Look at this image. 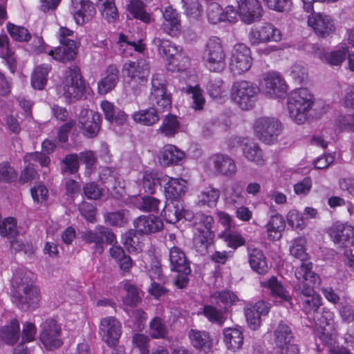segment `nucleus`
<instances>
[{"label": "nucleus", "mask_w": 354, "mask_h": 354, "mask_svg": "<svg viewBox=\"0 0 354 354\" xmlns=\"http://www.w3.org/2000/svg\"><path fill=\"white\" fill-rule=\"evenodd\" d=\"M259 92L256 84L246 80L236 81L231 88L232 98L243 110H249L254 106Z\"/></svg>", "instance_id": "7ed1b4c3"}, {"label": "nucleus", "mask_w": 354, "mask_h": 354, "mask_svg": "<svg viewBox=\"0 0 354 354\" xmlns=\"http://www.w3.org/2000/svg\"><path fill=\"white\" fill-rule=\"evenodd\" d=\"M243 339V333H224L223 342L227 348L232 351L242 347Z\"/></svg>", "instance_id": "4d7b16f0"}, {"label": "nucleus", "mask_w": 354, "mask_h": 354, "mask_svg": "<svg viewBox=\"0 0 354 354\" xmlns=\"http://www.w3.org/2000/svg\"><path fill=\"white\" fill-rule=\"evenodd\" d=\"M127 10L135 19L148 24L151 21V15L145 9L144 3L140 0H131L127 5Z\"/></svg>", "instance_id": "37998d69"}, {"label": "nucleus", "mask_w": 354, "mask_h": 354, "mask_svg": "<svg viewBox=\"0 0 354 354\" xmlns=\"http://www.w3.org/2000/svg\"><path fill=\"white\" fill-rule=\"evenodd\" d=\"M162 30L171 37L179 35L181 32L182 26L180 15L177 10L171 6H167L162 11Z\"/></svg>", "instance_id": "6ab92c4d"}, {"label": "nucleus", "mask_w": 354, "mask_h": 354, "mask_svg": "<svg viewBox=\"0 0 354 354\" xmlns=\"http://www.w3.org/2000/svg\"><path fill=\"white\" fill-rule=\"evenodd\" d=\"M203 315L212 323L222 325L225 321L224 312L223 310H218L211 305H205L203 308Z\"/></svg>", "instance_id": "5fc2aeb1"}, {"label": "nucleus", "mask_w": 354, "mask_h": 354, "mask_svg": "<svg viewBox=\"0 0 354 354\" xmlns=\"http://www.w3.org/2000/svg\"><path fill=\"white\" fill-rule=\"evenodd\" d=\"M189 339L192 345L196 349L205 353L211 351L213 339L209 335V333H190Z\"/></svg>", "instance_id": "79ce46f5"}, {"label": "nucleus", "mask_w": 354, "mask_h": 354, "mask_svg": "<svg viewBox=\"0 0 354 354\" xmlns=\"http://www.w3.org/2000/svg\"><path fill=\"white\" fill-rule=\"evenodd\" d=\"M162 212L165 220L170 223H176L184 216L183 205L179 200L167 201Z\"/></svg>", "instance_id": "c9c22d12"}, {"label": "nucleus", "mask_w": 354, "mask_h": 354, "mask_svg": "<svg viewBox=\"0 0 354 354\" xmlns=\"http://www.w3.org/2000/svg\"><path fill=\"white\" fill-rule=\"evenodd\" d=\"M238 8L240 17L248 24L259 20L263 15V8L259 0H240Z\"/></svg>", "instance_id": "a211bd4d"}, {"label": "nucleus", "mask_w": 354, "mask_h": 354, "mask_svg": "<svg viewBox=\"0 0 354 354\" xmlns=\"http://www.w3.org/2000/svg\"><path fill=\"white\" fill-rule=\"evenodd\" d=\"M63 84L64 95L66 98L71 100L82 98L85 91V84L79 67L68 68Z\"/></svg>", "instance_id": "0eeeda50"}, {"label": "nucleus", "mask_w": 354, "mask_h": 354, "mask_svg": "<svg viewBox=\"0 0 354 354\" xmlns=\"http://www.w3.org/2000/svg\"><path fill=\"white\" fill-rule=\"evenodd\" d=\"M124 289L127 292V295L124 299V303L129 306H137L141 299L138 295L137 288L134 285L127 282L124 285Z\"/></svg>", "instance_id": "13d9d810"}, {"label": "nucleus", "mask_w": 354, "mask_h": 354, "mask_svg": "<svg viewBox=\"0 0 354 354\" xmlns=\"http://www.w3.org/2000/svg\"><path fill=\"white\" fill-rule=\"evenodd\" d=\"M312 49L315 56L331 66L340 65L345 60L348 53L347 47H342L330 53H325L322 48L317 46H313Z\"/></svg>", "instance_id": "a878e982"}, {"label": "nucleus", "mask_w": 354, "mask_h": 354, "mask_svg": "<svg viewBox=\"0 0 354 354\" xmlns=\"http://www.w3.org/2000/svg\"><path fill=\"white\" fill-rule=\"evenodd\" d=\"M7 30L10 37L19 42L28 41L31 39L29 30L22 26H16L10 22L7 24Z\"/></svg>", "instance_id": "8fccbe9b"}, {"label": "nucleus", "mask_w": 354, "mask_h": 354, "mask_svg": "<svg viewBox=\"0 0 354 354\" xmlns=\"http://www.w3.org/2000/svg\"><path fill=\"white\" fill-rule=\"evenodd\" d=\"M162 183V177H159L158 174L146 171L142 179V188L145 192L148 194H154L156 188Z\"/></svg>", "instance_id": "c03bdc74"}, {"label": "nucleus", "mask_w": 354, "mask_h": 354, "mask_svg": "<svg viewBox=\"0 0 354 354\" xmlns=\"http://www.w3.org/2000/svg\"><path fill=\"white\" fill-rule=\"evenodd\" d=\"M248 262L251 268L260 274H263L268 271V266L266 257L261 249L248 245L247 247Z\"/></svg>", "instance_id": "cd10ccee"}, {"label": "nucleus", "mask_w": 354, "mask_h": 354, "mask_svg": "<svg viewBox=\"0 0 354 354\" xmlns=\"http://www.w3.org/2000/svg\"><path fill=\"white\" fill-rule=\"evenodd\" d=\"M252 63L250 50L243 44H236L233 50L230 64V70L234 75H241L248 71Z\"/></svg>", "instance_id": "f8f14e48"}, {"label": "nucleus", "mask_w": 354, "mask_h": 354, "mask_svg": "<svg viewBox=\"0 0 354 354\" xmlns=\"http://www.w3.org/2000/svg\"><path fill=\"white\" fill-rule=\"evenodd\" d=\"M288 224L296 230H303L306 223L301 213L295 209L290 210L287 214Z\"/></svg>", "instance_id": "69168bd1"}, {"label": "nucleus", "mask_w": 354, "mask_h": 354, "mask_svg": "<svg viewBox=\"0 0 354 354\" xmlns=\"http://www.w3.org/2000/svg\"><path fill=\"white\" fill-rule=\"evenodd\" d=\"M216 171L221 176L226 177L234 176L237 171V167L234 160L225 154H216L212 157Z\"/></svg>", "instance_id": "b1692460"}, {"label": "nucleus", "mask_w": 354, "mask_h": 354, "mask_svg": "<svg viewBox=\"0 0 354 354\" xmlns=\"http://www.w3.org/2000/svg\"><path fill=\"white\" fill-rule=\"evenodd\" d=\"M291 333H277L274 354H298L297 345L292 343Z\"/></svg>", "instance_id": "2f4dec72"}, {"label": "nucleus", "mask_w": 354, "mask_h": 354, "mask_svg": "<svg viewBox=\"0 0 354 354\" xmlns=\"http://www.w3.org/2000/svg\"><path fill=\"white\" fill-rule=\"evenodd\" d=\"M314 102L313 95L307 88L295 89L288 98L290 117L297 124L304 123L309 118Z\"/></svg>", "instance_id": "f257e3e1"}, {"label": "nucleus", "mask_w": 354, "mask_h": 354, "mask_svg": "<svg viewBox=\"0 0 354 354\" xmlns=\"http://www.w3.org/2000/svg\"><path fill=\"white\" fill-rule=\"evenodd\" d=\"M61 164L62 174H75L80 167L79 156L76 153L68 154L62 159Z\"/></svg>", "instance_id": "de8ad7c7"}, {"label": "nucleus", "mask_w": 354, "mask_h": 354, "mask_svg": "<svg viewBox=\"0 0 354 354\" xmlns=\"http://www.w3.org/2000/svg\"><path fill=\"white\" fill-rule=\"evenodd\" d=\"M221 236L227 243V246L233 249H236L245 243L244 238L237 232H225Z\"/></svg>", "instance_id": "bf43d9fd"}, {"label": "nucleus", "mask_w": 354, "mask_h": 354, "mask_svg": "<svg viewBox=\"0 0 354 354\" xmlns=\"http://www.w3.org/2000/svg\"><path fill=\"white\" fill-rule=\"evenodd\" d=\"M286 227L283 217L279 213L272 215L266 225L268 238L270 241H277L281 238Z\"/></svg>", "instance_id": "c756f323"}, {"label": "nucleus", "mask_w": 354, "mask_h": 354, "mask_svg": "<svg viewBox=\"0 0 354 354\" xmlns=\"http://www.w3.org/2000/svg\"><path fill=\"white\" fill-rule=\"evenodd\" d=\"M185 14L189 19H198L203 12V8L198 0H183Z\"/></svg>", "instance_id": "3c124183"}, {"label": "nucleus", "mask_w": 354, "mask_h": 354, "mask_svg": "<svg viewBox=\"0 0 354 354\" xmlns=\"http://www.w3.org/2000/svg\"><path fill=\"white\" fill-rule=\"evenodd\" d=\"M96 11L93 3L88 0H80L75 3L74 19L77 24L82 25L91 20Z\"/></svg>", "instance_id": "c85d7f7f"}, {"label": "nucleus", "mask_w": 354, "mask_h": 354, "mask_svg": "<svg viewBox=\"0 0 354 354\" xmlns=\"http://www.w3.org/2000/svg\"><path fill=\"white\" fill-rule=\"evenodd\" d=\"M13 302L22 310H34L39 306L40 291L36 286L22 287L12 292Z\"/></svg>", "instance_id": "9b49d317"}, {"label": "nucleus", "mask_w": 354, "mask_h": 354, "mask_svg": "<svg viewBox=\"0 0 354 354\" xmlns=\"http://www.w3.org/2000/svg\"><path fill=\"white\" fill-rule=\"evenodd\" d=\"M268 304L263 301L255 304H248L244 308V313L249 328L252 330H257L261 325V316L266 315L269 312Z\"/></svg>", "instance_id": "f3484780"}, {"label": "nucleus", "mask_w": 354, "mask_h": 354, "mask_svg": "<svg viewBox=\"0 0 354 354\" xmlns=\"http://www.w3.org/2000/svg\"><path fill=\"white\" fill-rule=\"evenodd\" d=\"M295 292L300 297L303 296L302 308L306 314L313 315L317 312L322 305V298L317 294L313 286L299 285L294 286Z\"/></svg>", "instance_id": "ddd939ff"}, {"label": "nucleus", "mask_w": 354, "mask_h": 354, "mask_svg": "<svg viewBox=\"0 0 354 354\" xmlns=\"http://www.w3.org/2000/svg\"><path fill=\"white\" fill-rule=\"evenodd\" d=\"M96 4L102 17L109 23H113L118 19L119 14L115 0H97Z\"/></svg>", "instance_id": "58836bf2"}, {"label": "nucleus", "mask_w": 354, "mask_h": 354, "mask_svg": "<svg viewBox=\"0 0 354 354\" xmlns=\"http://www.w3.org/2000/svg\"><path fill=\"white\" fill-rule=\"evenodd\" d=\"M136 230L141 234H151L159 232L163 228L160 218L153 216H140L133 222Z\"/></svg>", "instance_id": "5701e85b"}, {"label": "nucleus", "mask_w": 354, "mask_h": 354, "mask_svg": "<svg viewBox=\"0 0 354 354\" xmlns=\"http://www.w3.org/2000/svg\"><path fill=\"white\" fill-rule=\"evenodd\" d=\"M218 305L223 304L225 310L233 305L237 300V296L230 290H222L216 292L212 295Z\"/></svg>", "instance_id": "603ef678"}, {"label": "nucleus", "mask_w": 354, "mask_h": 354, "mask_svg": "<svg viewBox=\"0 0 354 354\" xmlns=\"http://www.w3.org/2000/svg\"><path fill=\"white\" fill-rule=\"evenodd\" d=\"M248 39L251 45L258 46L260 44L278 42L281 39V34L272 24L266 23L252 28L248 34Z\"/></svg>", "instance_id": "9d476101"}, {"label": "nucleus", "mask_w": 354, "mask_h": 354, "mask_svg": "<svg viewBox=\"0 0 354 354\" xmlns=\"http://www.w3.org/2000/svg\"><path fill=\"white\" fill-rule=\"evenodd\" d=\"M266 286L270 289L272 295L277 298L286 301H290L292 299L289 292L284 288L281 282L276 277H272L266 282Z\"/></svg>", "instance_id": "49530a36"}, {"label": "nucleus", "mask_w": 354, "mask_h": 354, "mask_svg": "<svg viewBox=\"0 0 354 354\" xmlns=\"http://www.w3.org/2000/svg\"><path fill=\"white\" fill-rule=\"evenodd\" d=\"M50 70V64H45L37 66L31 77L32 86L35 88L42 90L47 82V77Z\"/></svg>", "instance_id": "ea45409f"}, {"label": "nucleus", "mask_w": 354, "mask_h": 354, "mask_svg": "<svg viewBox=\"0 0 354 354\" xmlns=\"http://www.w3.org/2000/svg\"><path fill=\"white\" fill-rule=\"evenodd\" d=\"M225 57L221 39L218 37L210 38L203 55L206 67L212 72L220 73L225 67Z\"/></svg>", "instance_id": "20e7f679"}, {"label": "nucleus", "mask_w": 354, "mask_h": 354, "mask_svg": "<svg viewBox=\"0 0 354 354\" xmlns=\"http://www.w3.org/2000/svg\"><path fill=\"white\" fill-rule=\"evenodd\" d=\"M0 55L14 73L17 65V59L14 51L10 48L9 39L5 35H0Z\"/></svg>", "instance_id": "e433bc0d"}, {"label": "nucleus", "mask_w": 354, "mask_h": 354, "mask_svg": "<svg viewBox=\"0 0 354 354\" xmlns=\"http://www.w3.org/2000/svg\"><path fill=\"white\" fill-rule=\"evenodd\" d=\"M160 201L152 196H143L139 202L138 208L145 212H158Z\"/></svg>", "instance_id": "052dcab7"}, {"label": "nucleus", "mask_w": 354, "mask_h": 354, "mask_svg": "<svg viewBox=\"0 0 354 354\" xmlns=\"http://www.w3.org/2000/svg\"><path fill=\"white\" fill-rule=\"evenodd\" d=\"M34 274L24 268H17L13 274L12 287L15 290H21L22 287L35 286L33 285Z\"/></svg>", "instance_id": "72a5a7b5"}, {"label": "nucleus", "mask_w": 354, "mask_h": 354, "mask_svg": "<svg viewBox=\"0 0 354 354\" xmlns=\"http://www.w3.org/2000/svg\"><path fill=\"white\" fill-rule=\"evenodd\" d=\"M313 263L308 260L301 261L295 271V276L297 279V283L295 286L304 285L305 286H313L318 278L317 274L312 270Z\"/></svg>", "instance_id": "bb28decb"}, {"label": "nucleus", "mask_w": 354, "mask_h": 354, "mask_svg": "<svg viewBox=\"0 0 354 354\" xmlns=\"http://www.w3.org/2000/svg\"><path fill=\"white\" fill-rule=\"evenodd\" d=\"M124 74L129 78V84L133 87L147 82L150 68L145 59L126 62L122 67Z\"/></svg>", "instance_id": "6e6552de"}, {"label": "nucleus", "mask_w": 354, "mask_h": 354, "mask_svg": "<svg viewBox=\"0 0 354 354\" xmlns=\"http://www.w3.org/2000/svg\"><path fill=\"white\" fill-rule=\"evenodd\" d=\"M214 238L213 231L203 230L202 227H198L194 238V248L198 252L205 253L212 243Z\"/></svg>", "instance_id": "f704fd0d"}, {"label": "nucleus", "mask_w": 354, "mask_h": 354, "mask_svg": "<svg viewBox=\"0 0 354 354\" xmlns=\"http://www.w3.org/2000/svg\"><path fill=\"white\" fill-rule=\"evenodd\" d=\"M171 270L178 273L190 274L192 270L189 261L185 252L178 247L173 246L169 250Z\"/></svg>", "instance_id": "4be33fe9"}, {"label": "nucleus", "mask_w": 354, "mask_h": 354, "mask_svg": "<svg viewBox=\"0 0 354 354\" xmlns=\"http://www.w3.org/2000/svg\"><path fill=\"white\" fill-rule=\"evenodd\" d=\"M207 89L212 98L221 97L225 91L224 82L221 78L211 80L207 84Z\"/></svg>", "instance_id": "774afa93"}, {"label": "nucleus", "mask_w": 354, "mask_h": 354, "mask_svg": "<svg viewBox=\"0 0 354 354\" xmlns=\"http://www.w3.org/2000/svg\"><path fill=\"white\" fill-rule=\"evenodd\" d=\"M282 124L274 117H262L256 120L254 130L256 136L263 142L274 143L282 131Z\"/></svg>", "instance_id": "39448f33"}, {"label": "nucleus", "mask_w": 354, "mask_h": 354, "mask_svg": "<svg viewBox=\"0 0 354 354\" xmlns=\"http://www.w3.org/2000/svg\"><path fill=\"white\" fill-rule=\"evenodd\" d=\"M263 89L271 97H282L287 93L288 86L279 73H271L267 74L264 78Z\"/></svg>", "instance_id": "aec40b11"}, {"label": "nucleus", "mask_w": 354, "mask_h": 354, "mask_svg": "<svg viewBox=\"0 0 354 354\" xmlns=\"http://www.w3.org/2000/svg\"><path fill=\"white\" fill-rule=\"evenodd\" d=\"M81 239L86 243L93 244V253L100 254L104 250V243L112 244L115 240V236L111 230L99 225L94 230L82 232Z\"/></svg>", "instance_id": "423d86ee"}, {"label": "nucleus", "mask_w": 354, "mask_h": 354, "mask_svg": "<svg viewBox=\"0 0 354 354\" xmlns=\"http://www.w3.org/2000/svg\"><path fill=\"white\" fill-rule=\"evenodd\" d=\"M289 75L296 83L301 84L308 77V69L304 64L297 62L290 66Z\"/></svg>", "instance_id": "6e6d98bb"}, {"label": "nucleus", "mask_w": 354, "mask_h": 354, "mask_svg": "<svg viewBox=\"0 0 354 354\" xmlns=\"http://www.w3.org/2000/svg\"><path fill=\"white\" fill-rule=\"evenodd\" d=\"M160 111L154 107L143 109L134 113L132 115L133 120L145 126H151L160 120L158 112Z\"/></svg>", "instance_id": "4c0bfd02"}, {"label": "nucleus", "mask_w": 354, "mask_h": 354, "mask_svg": "<svg viewBox=\"0 0 354 354\" xmlns=\"http://www.w3.org/2000/svg\"><path fill=\"white\" fill-rule=\"evenodd\" d=\"M152 42L158 48L159 54L168 61V70L184 71L189 65V59L182 53L181 48L171 41L155 37Z\"/></svg>", "instance_id": "f03ea898"}, {"label": "nucleus", "mask_w": 354, "mask_h": 354, "mask_svg": "<svg viewBox=\"0 0 354 354\" xmlns=\"http://www.w3.org/2000/svg\"><path fill=\"white\" fill-rule=\"evenodd\" d=\"M149 102L153 107L159 111L167 109L171 106V94L167 93L164 80L157 75H153L151 79Z\"/></svg>", "instance_id": "1a4fd4ad"}, {"label": "nucleus", "mask_w": 354, "mask_h": 354, "mask_svg": "<svg viewBox=\"0 0 354 354\" xmlns=\"http://www.w3.org/2000/svg\"><path fill=\"white\" fill-rule=\"evenodd\" d=\"M219 197L220 191L218 189L207 187L198 195V204L213 207L216 205Z\"/></svg>", "instance_id": "09e8293b"}, {"label": "nucleus", "mask_w": 354, "mask_h": 354, "mask_svg": "<svg viewBox=\"0 0 354 354\" xmlns=\"http://www.w3.org/2000/svg\"><path fill=\"white\" fill-rule=\"evenodd\" d=\"M61 44V46L56 48L53 50H50L48 55H51L55 60L61 62L73 60L77 54L75 42L73 40L65 41L62 39Z\"/></svg>", "instance_id": "393cba45"}, {"label": "nucleus", "mask_w": 354, "mask_h": 354, "mask_svg": "<svg viewBox=\"0 0 354 354\" xmlns=\"http://www.w3.org/2000/svg\"><path fill=\"white\" fill-rule=\"evenodd\" d=\"M185 154L184 151H181L176 146L172 145H167L164 147L160 152V162L164 166H169L170 165L178 164L180 161L183 160Z\"/></svg>", "instance_id": "473e14b6"}, {"label": "nucleus", "mask_w": 354, "mask_h": 354, "mask_svg": "<svg viewBox=\"0 0 354 354\" xmlns=\"http://www.w3.org/2000/svg\"><path fill=\"white\" fill-rule=\"evenodd\" d=\"M0 234L10 237L17 234V221L14 218H7L0 224Z\"/></svg>", "instance_id": "0e129e2a"}, {"label": "nucleus", "mask_w": 354, "mask_h": 354, "mask_svg": "<svg viewBox=\"0 0 354 354\" xmlns=\"http://www.w3.org/2000/svg\"><path fill=\"white\" fill-rule=\"evenodd\" d=\"M60 333H41L40 340L44 347L48 350L59 347L62 341L59 337Z\"/></svg>", "instance_id": "680f3d73"}, {"label": "nucleus", "mask_w": 354, "mask_h": 354, "mask_svg": "<svg viewBox=\"0 0 354 354\" xmlns=\"http://www.w3.org/2000/svg\"><path fill=\"white\" fill-rule=\"evenodd\" d=\"M243 154L248 160L253 162L257 165L261 166L264 164L265 160L262 151L256 143H245L243 148Z\"/></svg>", "instance_id": "a19ab883"}, {"label": "nucleus", "mask_w": 354, "mask_h": 354, "mask_svg": "<svg viewBox=\"0 0 354 354\" xmlns=\"http://www.w3.org/2000/svg\"><path fill=\"white\" fill-rule=\"evenodd\" d=\"M309 26L312 27L315 33L322 37H326L333 32L335 26L333 19L323 13H313L308 19Z\"/></svg>", "instance_id": "2eb2a0df"}, {"label": "nucleus", "mask_w": 354, "mask_h": 354, "mask_svg": "<svg viewBox=\"0 0 354 354\" xmlns=\"http://www.w3.org/2000/svg\"><path fill=\"white\" fill-rule=\"evenodd\" d=\"M121 328L120 322L113 317L102 319L100 324L101 332H119Z\"/></svg>", "instance_id": "338daca9"}, {"label": "nucleus", "mask_w": 354, "mask_h": 354, "mask_svg": "<svg viewBox=\"0 0 354 354\" xmlns=\"http://www.w3.org/2000/svg\"><path fill=\"white\" fill-rule=\"evenodd\" d=\"M162 183H165V197L167 200H179L186 190V181L181 178H171L167 176H162Z\"/></svg>", "instance_id": "412c9836"}, {"label": "nucleus", "mask_w": 354, "mask_h": 354, "mask_svg": "<svg viewBox=\"0 0 354 354\" xmlns=\"http://www.w3.org/2000/svg\"><path fill=\"white\" fill-rule=\"evenodd\" d=\"M179 128L180 123L176 116L169 114L162 120L158 131L165 136L172 137L178 132Z\"/></svg>", "instance_id": "a18cd8bd"}, {"label": "nucleus", "mask_w": 354, "mask_h": 354, "mask_svg": "<svg viewBox=\"0 0 354 354\" xmlns=\"http://www.w3.org/2000/svg\"><path fill=\"white\" fill-rule=\"evenodd\" d=\"M119 80V71L114 65H110L106 69V75L97 83L98 93L105 95L113 90Z\"/></svg>", "instance_id": "7c9ffc66"}, {"label": "nucleus", "mask_w": 354, "mask_h": 354, "mask_svg": "<svg viewBox=\"0 0 354 354\" xmlns=\"http://www.w3.org/2000/svg\"><path fill=\"white\" fill-rule=\"evenodd\" d=\"M306 240L299 237L295 239L290 246V253L295 258L300 259L301 261L308 260V254L305 248Z\"/></svg>", "instance_id": "864d4df0"}, {"label": "nucleus", "mask_w": 354, "mask_h": 354, "mask_svg": "<svg viewBox=\"0 0 354 354\" xmlns=\"http://www.w3.org/2000/svg\"><path fill=\"white\" fill-rule=\"evenodd\" d=\"M105 221L111 225L122 227L127 223L128 218L124 210H119L106 214Z\"/></svg>", "instance_id": "e2e57ef3"}, {"label": "nucleus", "mask_w": 354, "mask_h": 354, "mask_svg": "<svg viewBox=\"0 0 354 354\" xmlns=\"http://www.w3.org/2000/svg\"><path fill=\"white\" fill-rule=\"evenodd\" d=\"M330 235L339 248L354 245V227L347 224H337L330 229Z\"/></svg>", "instance_id": "dca6fc26"}, {"label": "nucleus", "mask_w": 354, "mask_h": 354, "mask_svg": "<svg viewBox=\"0 0 354 354\" xmlns=\"http://www.w3.org/2000/svg\"><path fill=\"white\" fill-rule=\"evenodd\" d=\"M100 115L92 110L83 109L79 116V127L84 136L88 138L95 137L100 127Z\"/></svg>", "instance_id": "4468645a"}]
</instances>
